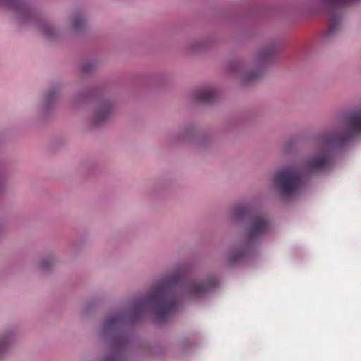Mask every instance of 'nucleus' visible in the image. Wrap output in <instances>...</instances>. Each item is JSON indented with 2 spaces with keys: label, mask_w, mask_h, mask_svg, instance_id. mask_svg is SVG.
Masks as SVG:
<instances>
[{
  "label": "nucleus",
  "mask_w": 361,
  "mask_h": 361,
  "mask_svg": "<svg viewBox=\"0 0 361 361\" xmlns=\"http://www.w3.org/2000/svg\"><path fill=\"white\" fill-rule=\"evenodd\" d=\"M188 271L189 267L185 264L175 267L157 280L147 294L137 295L121 312L109 316L102 325V334L105 336L114 334L124 323L135 322L145 313L152 314L157 322H164L185 301L196 300L217 286L215 277H209L204 281L187 279Z\"/></svg>",
  "instance_id": "obj_1"
},
{
  "label": "nucleus",
  "mask_w": 361,
  "mask_h": 361,
  "mask_svg": "<svg viewBox=\"0 0 361 361\" xmlns=\"http://www.w3.org/2000/svg\"><path fill=\"white\" fill-rule=\"evenodd\" d=\"M343 119V128L334 133L326 131L317 136L316 148L311 154L276 171L271 187L279 195L288 197L298 192L307 176L324 171L332 165V154L336 147L361 136V111L348 112Z\"/></svg>",
  "instance_id": "obj_2"
},
{
  "label": "nucleus",
  "mask_w": 361,
  "mask_h": 361,
  "mask_svg": "<svg viewBox=\"0 0 361 361\" xmlns=\"http://www.w3.org/2000/svg\"><path fill=\"white\" fill-rule=\"evenodd\" d=\"M231 218L236 221L247 222L243 244L245 250L231 252L228 255L230 263L233 264L240 262L248 253L252 245L270 231L271 222L265 216L256 213L251 207L245 205L235 207L231 212Z\"/></svg>",
  "instance_id": "obj_3"
},
{
  "label": "nucleus",
  "mask_w": 361,
  "mask_h": 361,
  "mask_svg": "<svg viewBox=\"0 0 361 361\" xmlns=\"http://www.w3.org/2000/svg\"><path fill=\"white\" fill-rule=\"evenodd\" d=\"M357 0H311L310 4L312 8L311 12H324L328 27L324 33V37L330 38L337 33L342 28V7L356 1Z\"/></svg>",
  "instance_id": "obj_4"
},
{
  "label": "nucleus",
  "mask_w": 361,
  "mask_h": 361,
  "mask_svg": "<svg viewBox=\"0 0 361 361\" xmlns=\"http://www.w3.org/2000/svg\"><path fill=\"white\" fill-rule=\"evenodd\" d=\"M275 53V48L274 47H269L263 50L259 53L251 64L249 65V68H254V70H241V79L244 83H249L257 80L262 74L264 64Z\"/></svg>",
  "instance_id": "obj_5"
},
{
  "label": "nucleus",
  "mask_w": 361,
  "mask_h": 361,
  "mask_svg": "<svg viewBox=\"0 0 361 361\" xmlns=\"http://www.w3.org/2000/svg\"><path fill=\"white\" fill-rule=\"evenodd\" d=\"M0 7L19 13L18 18L22 23H26L33 17L30 6L21 0H0Z\"/></svg>",
  "instance_id": "obj_6"
},
{
  "label": "nucleus",
  "mask_w": 361,
  "mask_h": 361,
  "mask_svg": "<svg viewBox=\"0 0 361 361\" xmlns=\"http://www.w3.org/2000/svg\"><path fill=\"white\" fill-rule=\"evenodd\" d=\"M111 106L108 103H102L97 106L90 118L93 125L97 126L103 123L111 114Z\"/></svg>",
  "instance_id": "obj_7"
},
{
  "label": "nucleus",
  "mask_w": 361,
  "mask_h": 361,
  "mask_svg": "<svg viewBox=\"0 0 361 361\" xmlns=\"http://www.w3.org/2000/svg\"><path fill=\"white\" fill-rule=\"evenodd\" d=\"M16 336V331L13 329H6L0 333V358L8 353Z\"/></svg>",
  "instance_id": "obj_8"
},
{
  "label": "nucleus",
  "mask_w": 361,
  "mask_h": 361,
  "mask_svg": "<svg viewBox=\"0 0 361 361\" xmlns=\"http://www.w3.org/2000/svg\"><path fill=\"white\" fill-rule=\"evenodd\" d=\"M85 18L80 15H75L66 25L65 30L71 32H77L81 30L85 27Z\"/></svg>",
  "instance_id": "obj_9"
},
{
  "label": "nucleus",
  "mask_w": 361,
  "mask_h": 361,
  "mask_svg": "<svg viewBox=\"0 0 361 361\" xmlns=\"http://www.w3.org/2000/svg\"><path fill=\"white\" fill-rule=\"evenodd\" d=\"M215 94V89L212 86H209L197 90L195 93V98L201 102H210L214 100Z\"/></svg>",
  "instance_id": "obj_10"
},
{
  "label": "nucleus",
  "mask_w": 361,
  "mask_h": 361,
  "mask_svg": "<svg viewBox=\"0 0 361 361\" xmlns=\"http://www.w3.org/2000/svg\"><path fill=\"white\" fill-rule=\"evenodd\" d=\"M58 262L57 257L50 253L44 256L39 262V268L42 271H49Z\"/></svg>",
  "instance_id": "obj_11"
},
{
  "label": "nucleus",
  "mask_w": 361,
  "mask_h": 361,
  "mask_svg": "<svg viewBox=\"0 0 361 361\" xmlns=\"http://www.w3.org/2000/svg\"><path fill=\"white\" fill-rule=\"evenodd\" d=\"M39 28L41 30L42 33L47 38H54L56 35V30L49 23L47 22H40L39 23Z\"/></svg>",
  "instance_id": "obj_12"
},
{
  "label": "nucleus",
  "mask_w": 361,
  "mask_h": 361,
  "mask_svg": "<svg viewBox=\"0 0 361 361\" xmlns=\"http://www.w3.org/2000/svg\"><path fill=\"white\" fill-rule=\"evenodd\" d=\"M195 128L190 126L182 129L180 132L179 137L183 142H188L195 137Z\"/></svg>",
  "instance_id": "obj_13"
},
{
  "label": "nucleus",
  "mask_w": 361,
  "mask_h": 361,
  "mask_svg": "<svg viewBox=\"0 0 361 361\" xmlns=\"http://www.w3.org/2000/svg\"><path fill=\"white\" fill-rule=\"evenodd\" d=\"M57 93L55 90L49 91L44 98V105L47 107L50 103L56 97Z\"/></svg>",
  "instance_id": "obj_14"
},
{
  "label": "nucleus",
  "mask_w": 361,
  "mask_h": 361,
  "mask_svg": "<svg viewBox=\"0 0 361 361\" xmlns=\"http://www.w3.org/2000/svg\"><path fill=\"white\" fill-rule=\"evenodd\" d=\"M105 361H121V360H120L119 356L117 354H116V355H112L107 357L106 359L105 360Z\"/></svg>",
  "instance_id": "obj_15"
},
{
  "label": "nucleus",
  "mask_w": 361,
  "mask_h": 361,
  "mask_svg": "<svg viewBox=\"0 0 361 361\" xmlns=\"http://www.w3.org/2000/svg\"><path fill=\"white\" fill-rule=\"evenodd\" d=\"M82 68H83L84 71L87 72V71L91 70L92 65H90V64H85V65L83 66Z\"/></svg>",
  "instance_id": "obj_16"
},
{
  "label": "nucleus",
  "mask_w": 361,
  "mask_h": 361,
  "mask_svg": "<svg viewBox=\"0 0 361 361\" xmlns=\"http://www.w3.org/2000/svg\"><path fill=\"white\" fill-rule=\"evenodd\" d=\"M195 46L196 47L194 48V49L201 47L202 46V42H195Z\"/></svg>",
  "instance_id": "obj_17"
},
{
  "label": "nucleus",
  "mask_w": 361,
  "mask_h": 361,
  "mask_svg": "<svg viewBox=\"0 0 361 361\" xmlns=\"http://www.w3.org/2000/svg\"><path fill=\"white\" fill-rule=\"evenodd\" d=\"M116 345L118 346V347H121L122 345L121 343H116Z\"/></svg>",
  "instance_id": "obj_18"
}]
</instances>
